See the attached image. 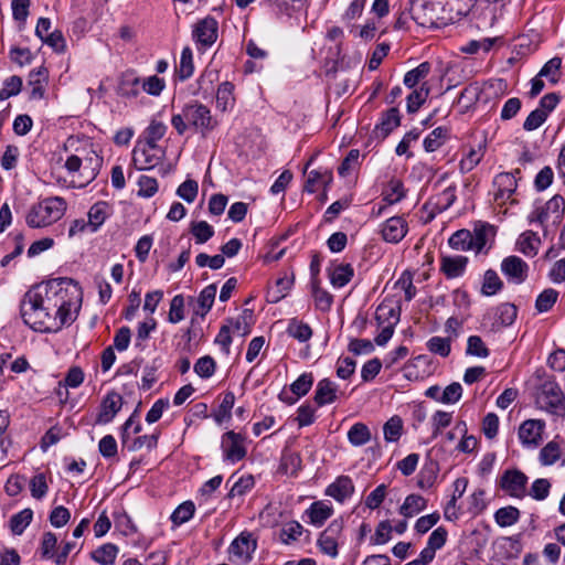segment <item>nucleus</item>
Masks as SVG:
<instances>
[{"mask_svg":"<svg viewBox=\"0 0 565 565\" xmlns=\"http://www.w3.org/2000/svg\"><path fill=\"white\" fill-rule=\"evenodd\" d=\"M79 292L72 279L52 282L45 294L28 291L20 305L23 322L38 332H57L71 324L79 308Z\"/></svg>","mask_w":565,"mask_h":565,"instance_id":"1","label":"nucleus"},{"mask_svg":"<svg viewBox=\"0 0 565 565\" xmlns=\"http://www.w3.org/2000/svg\"><path fill=\"white\" fill-rule=\"evenodd\" d=\"M66 210V203L62 198H47L34 204L28 215L26 224L30 227H45L58 221Z\"/></svg>","mask_w":565,"mask_h":565,"instance_id":"2","label":"nucleus"},{"mask_svg":"<svg viewBox=\"0 0 565 565\" xmlns=\"http://www.w3.org/2000/svg\"><path fill=\"white\" fill-rule=\"evenodd\" d=\"M565 214V199L555 194L543 205L536 206L529 215L531 223L537 222L546 228L548 225L557 226Z\"/></svg>","mask_w":565,"mask_h":565,"instance_id":"3","label":"nucleus"},{"mask_svg":"<svg viewBox=\"0 0 565 565\" xmlns=\"http://www.w3.org/2000/svg\"><path fill=\"white\" fill-rule=\"evenodd\" d=\"M536 404L551 414H565V395L555 381L546 380L540 385L536 393Z\"/></svg>","mask_w":565,"mask_h":565,"instance_id":"4","label":"nucleus"},{"mask_svg":"<svg viewBox=\"0 0 565 565\" xmlns=\"http://www.w3.org/2000/svg\"><path fill=\"white\" fill-rule=\"evenodd\" d=\"M409 13L417 25L438 29L447 24L444 18L438 17L436 4L430 0H409Z\"/></svg>","mask_w":565,"mask_h":565,"instance_id":"5","label":"nucleus"},{"mask_svg":"<svg viewBox=\"0 0 565 565\" xmlns=\"http://www.w3.org/2000/svg\"><path fill=\"white\" fill-rule=\"evenodd\" d=\"M164 151L157 143L139 142L132 151V161L138 170H150L162 160Z\"/></svg>","mask_w":565,"mask_h":565,"instance_id":"6","label":"nucleus"},{"mask_svg":"<svg viewBox=\"0 0 565 565\" xmlns=\"http://www.w3.org/2000/svg\"><path fill=\"white\" fill-rule=\"evenodd\" d=\"M184 116L189 126L202 134L214 129L216 126V120L213 119L210 109L200 103L186 105Z\"/></svg>","mask_w":565,"mask_h":565,"instance_id":"7","label":"nucleus"},{"mask_svg":"<svg viewBox=\"0 0 565 565\" xmlns=\"http://www.w3.org/2000/svg\"><path fill=\"white\" fill-rule=\"evenodd\" d=\"M343 526V519H334L319 535L318 546L320 551L331 558H335L339 554V540L342 536Z\"/></svg>","mask_w":565,"mask_h":565,"instance_id":"8","label":"nucleus"},{"mask_svg":"<svg viewBox=\"0 0 565 565\" xmlns=\"http://www.w3.org/2000/svg\"><path fill=\"white\" fill-rule=\"evenodd\" d=\"M375 319L382 329L374 341L377 345H385L394 333L395 324L399 320V313L394 308L381 305L376 309Z\"/></svg>","mask_w":565,"mask_h":565,"instance_id":"9","label":"nucleus"},{"mask_svg":"<svg viewBox=\"0 0 565 565\" xmlns=\"http://www.w3.org/2000/svg\"><path fill=\"white\" fill-rule=\"evenodd\" d=\"M527 476L519 469H508L500 479V488L510 497L523 499L526 495Z\"/></svg>","mask_w":565,"mask_h":565,"instance_id":"10","label":"nucleus"},{"mask_svg":"<svg viewBox=\"0 0 565 565\" xmlns=\"http://www.w3.org/2000/svg\"><path fill=\"white\" fill-rule=\"evenodd\" d=\"M193 40L199 49L211 47L218 36V23L212 17H205L199 20L192 31Z\"/></svg>","mask_w":565,"mask_h":565,"instance_id":"11","label":"nucleus"},{"mask_svg":"<svg viewBox=\"0 0 565 565\" xmlns=\"http://www.w3.org/2000/svg\"><path fill=\"white\" fill-rule=\"evenodd\" d=\"M257 542L250 533H241L230 545L228 553L233 562L245 565L252 559Z\"/></svg>","mask_w":565,"mask_h":565,"instance_id":"12","label":"nucleus"},{"mask_svg":"<svg viewBox=\"0 0 565 565\" xmlns=\"http://www.w3.org/2000/svg\"><path fill=\"white\" fill-rule=\"evenodd\" d=\"M500 269L509 282L521 285L527 279L530 267L521 257L510 255L502 259Z\"/></svg>","mask_w":565,"mask_h":565,"instance_id":"13","label":"nucleus"},{"mask_svg":"<svg viewBox=\"0 0 565 565\" xmlns=\"http://www.w3.org/2000/svg\"><path fill=\"white\" fill-rule=\"evenodd\" d=\"M221 448L224 460L233 463L242 460L246 456L243 435L233 430H230L222 436Z\"/></svg>","mask_w":565,"mask_h":565,"instance_id":"14","label":"nucleus"},{"mask_svg":"<svg viewBox=\"0 0 565 565\" xmlns=\"http://www.w3.org/2000/svg\"><path fill=\"white\" fill-rule=\"evenodd\" d=\"M516 174H520V169H515L513 172L499 173L494 178L493 184L497 188L494 200L497 202L505 203L511 199L518 188Z\"/></svg>","mask_w":565,"mask_h":565,"instance_id":"15","label":"nucleus"},{"mask_svg":"<svg viewBox=\"0 0 565 565\" xmlns=\"http://www.w3.org/2000/svg\"><path fill=\"white\" fill-rule=\"evenodd\" d=\"M82 159H83V166H82V172L81 178L82 181L79 182L81 188L87 185L90 183L98 174L102 164H103V158L97 154V152L89 148L82 150Z\"/></svg>","mask_w":565,"mask_h":565,"instance_id":"16","label":"nucleus"},{"mask_svg":"<svg viewBox=\"0 0 565 565\" xmlns=\"http://www.w3.org/2000/svg\"><path fill=\"white\" fill-rule=\"evenodd\" d=\"M408 232L407 222L402 216H393L382 225V237L387 243L401 242Z\"/></svg>","mask_w":565,"mask_h":565,"instance_id":"17","label":"nucleus"},{"mask_svg":"<svg viewBox=\"0 0 565 565\" xmlns=\"http://www.w3.org/2000/svg\"><path fill=\"white\" fill-rule=\"evenodd\" d=\"M544 422L527 419L519 428V438L524 446L536 447L542 440Z\"/></svg>","mask_w":565,"mask_h":565,"instance_id":"18","label":"nucleus"},{"mask_svg":"<svg viewBox=\"0 0 565 565\" xmlns=\"http://www.w3.org/2000/svg\"><path fill=\"white\" fill-rule=\"evenodd\" d=\"M122 397L116 392L108 393L100 405V412L97 416L96 424L110 423L117 413L121 409Z\"/></svg>","mask_w":565,"mask_h":565,"instance_id":"19","label":"nucleus"},{"mask_svg":"<svg viewBox=\"0 0 565 565\" xmlns=\"http://www.w3.org/2000/svg\"><path fill=\"white\" fill-rule=\"evenodd\" d=\"M495 234V226L482 221L476 222L471 232L473 250L480 253L488 242L494 239Z\"/></svg>","mask_w":565,"mask_h":565,"instance_id":"20","label":"nucleus"},{"mask_svg":"<svg viewBox=\"0 0 565 565\" xmlns=\"http://www.w3.org/2000/svg\"><path fill=\"white\" fill-rule=\"evenodd\" d=\"M456 185H449L441 193L425 203L424 207L431 206L430 218L448 210L456 201Z\"/></svg>","mask_w":565,"mask_h":565,"instance_id":"21","label":"nucleus"},{"mask_svg":"<svg viewBox=\"0 0 565 565\" xmlns=\"http://www.w3.org/2000/svg\"><path fill=\"white\" fill-rule=\"evenodd\" d=\"M338 385L329 379H323L318 382L315 392V402L318 406L332 404L338 398Z\"/></svg>","mask_w":565,"mask_h":565,"instance_id":"22","label":"nucleus"},{"mask_svg":"<svg viewBox=\"0 0 565 565\" xmlns=\"http://www.w3.org/2000/svg\"><path fill=\"white\" fill-rule=\"evenodd\" d=\"M353 491L354 486L351 478L348 476H340L327 488L326 494L332 497L339 502H343L347 498L351 497Z\"/></svg>","mask_w":565,"mask_h":565,"instance_id":"23","label":"nucleus"},{"mask_svg":"<svg viewBox=\"0 0 565 565\" xmlns=\"http://www.w3.org/2000/svg\"><path fill=\"white\" fill-rule=\"evenodd\" d=\"M468 258L466 256H443L440 270L447 278L460 277L467 267Z\"/></svg>","mask_w":565,"mask_h":565,"instance_id":"24","label":"nucleus"},{"mask_svg":"<svg viewBox=\"0 0 565 565\" xmlns=\"http://www.w3.org/2000/svg\"><path fill=\"white\" fill-rule=\"evenodd\" d=\"M401 124L399 111L393 107L383 113L380 122L375 126V131L379 137H387Z\"/></svg>","mask_w":565,"mask_h":565,"instance_id":"25","label":"nucleus"},{"mask_svg":"<svg viewBox=\"0 0 565 565\" xmlns=\"http://www.w3.org/2000/svg\"><path fill=\"white\" fill-rule=\"evenodd\" d=\"M49 72L45 67L33 70L29 74L28 84L31 86V98L41 99L44 96Z\"/></svg>","mask_w":565,"mask_h":565,"instance_id":"26","label":"nucleus"},{"mask_svg":"<svg viewBox=\"0 0 565 565\" xmlns=\"http://www.w3.org/2000/svg\"><path fill=\"white\" fill-rule=\"evenodd\" d=\"M427 508V500L420 494H409L399 507V514L411 519Z\"/></svg>","mask_w":565,"mask_h":565,"instance_id":"27","label":"nucleus"},{"mask_svg":"<svg viewBox=\"0 0 565 565\" xmlns=\"http://www.w3.org/2000/svg\"><path fill=\"white\" fill-rule=\"evenodd\" d=\"M518 309L514 305L505 302L495 308L492 329L511 326L516 318Z\"/></svg>","mask_w":565,"mask_h":565,"instance_id":"28","label":"nucleus"},{"mask_svg":"<svg viewBox=\"0 0 565 565\" xmlns=\"http://www.w3.org/2000/svg\"><path fill=\"white\" fill-rule=\"evenodd\" d=\"M294 281V273H285L282 277H279L276 280L275 286L268 291V300L273 303L281 300L291 289Z\"/></svg>","mask_w":565,"mask_h":565,"instance_id":"29","label":"nucleus"},{"mask_svg":"<svg viewBox=\"0 0 565 565\" xmlns=\"http://www.w3.org/2000/svg\"><path fill=\"white\" fill-rule=\"evenodd\" d=\"M306 513L310 519V523L320 527L332 515L333 509L323 501H316L308 508Z\"/></svg>","mask_w":565,"mask_h":565,"instance_id":"30","label":"nucleus"},{"mask_svg":"<svg viewBox=\"0 0 565 565\" xmlns=\"http://www.w3.org/2000/svg\"><path fill=\"white\" fill-rule=\"evenodd\" d=\"M109 215V205L107 202L98 201L93 204L88 211V227L96 232Z\"/></svg>","mask_w":565,"mask_h":565,"instance_id":"31","label":"nucleus"},{"mask_svg":"<svg viewBox=\"0 0 565 565\" xmlns=\"http://www.w3.org/2000/svg\"><path fill=\"white\" fill-rule=\"evenodd\" d=\"M448 532L445 527L439 526L431 532L428 537L427 546L422 551L424 557L434 559L436 551L440 550L447 542Z\"/></svg>","mask_w":565,"mask_h":565,"instance_id":"32","label":"nucleus"},{"mask_svg":"<svg viewBox=\"0 0 565 565\" xmlns=\"http://www.w3.org/2000/svg\"><path fill=\"white\" fill-rule=\"evenodd\" d=\"M354 269L350 264H340L329 270L330 282L334 288H342L352 279Z\"/></svg>","mask_w":565,"mask_h":565,"instance_id":"33","label":"nucleus"},{"mask_svg":"<svg viewBox=\"0 0 565 565\" xmlns=\"http://www.w3.org/2000/svg\"><path fill=\"white\" fill-rule=\"evenodd\" d=\"M504 287L502 279L494 269H488L483 274L481 295L491 297L500 292Z\"/></svg>","mask_w":565,"mask_h":565,"instance_id":"34","label":"nucleus"},{"mask_svg":"<svg viewBox=\"0 0 565 565\" xmlns=\"http://www.w3.org/2000/svg\"><path fill=\"white\" fill-rule=\"evenodd\" d=\"M234 104V85L230 82L222 83L216 93V107L221 111H227L233 108Z\"/></svg>","mask_w":565,"mask_h":565,"instance_id":"35","label":"nucleus"},{"mask_svg":"<svg viewBox=\"0 0 565 565\" xmlns=\"http://www.w3.org/2000/svg\"><path fill=\"white\" fill-rule=\"evenodd\" d=\"M541 241L536 233L526 231L518 239V249L525 256L533 257L537 254Z\"/></svg>","mask_w":565,"mask_h":565,"instance_id":"36","label":"nucleus"},{"mask_svg":"<svg viewBox=\"0 0 565 565\" xmlns=\"http://www.w3.org/2000/svg\"><path fill=\"white\" fill-rule=\"evenodd\" d=\"M132 85H141L142 89L152 96H159L166 87L164 79L158 77L157 75H152L146 78L136 77L132 79Z\"/></svg>","mask_w":565,"mask_h":565,"instance_id":"37","label":"nucleus"},{"mask_svg":"<svg viewBox=\"0 0 565 565\" xmlns=\"http://www.w3.org/2000/svg\"><path fill=\"white\" fill-rule=\"evenodd\" d=\"M447 139L448 129L445 127H437L424 139V149L427 152H434L438 150Z\"/></svg>","mask_w":565,"mask_h":565,"instance_id":"38","label":"nucleus"},{"mask_svg":"<svg viewBox=\"0 0 565 565\" xmlns=\"http://www.w3.org/2000/svg\"><path fill=\"white\" fill-rule=\"evenodd\" d=\"M431 65L429 62H423L417 67L408 71L404 76V84L408 88H414L430 73Z\"/></svg>","mask_w":565,"mask_h":565,"instance_id":"39","label":"nucleus"},{"mask_svg":"<svg viewBox=\"0 0 565 565\" xmlns=\"http://www.w3.org/2000/svg\"><path fill=\"white\" fill-rule=\"evenodd\" d=\"M216 296V285L211 284L206 286L198 297L199 309L195 311L196 315L204 317L213 306Z\"/></svg>","mask_w":565,"mask_h":565,"instance_id":"40","label":"nucleus"},{"mask_svg":"<svg viewBox=\"0 0 565 565\" xmlns=\"http://www.w3.org/2000/svg\"><path fill=\"white\" fill-rule=\"evenodd\" d=\"M349 441L356 447L363 446L371 440V431L363 423H355L348 431Z\"/></svg>","mask_w":565,"mask_h":565,"instance_id":"41","label":"nucleus"},{"mask_svg":"<svg viewBox=\"0 0 565 565\" xmlns=\"http://www.w3.org/2000/svg\"><path fill=\"white\" fill-rule=\"evenodd\" d=\"M520 519V511L518 508L508 505L500 508L494 513V520L501 527H507L515 524Z\"/></svg>","mask_w":565,"mask_h":565,"instance_id":"42","label":"nucleus"},{"mask_svg":"<svg viewBox=\"0 0 565 565\" xmlns=\"http://www.w3.org/2000/svg\"><path fill=\"white\" fill-rule=\"evenodd\" d=\"M118 554V547L107 543L92 553V558L102 565H113Z\"/></svg>","mask_w":565,"mask_h":565,"instance_id":"43","label":"nucleus"},{"mask_svg":"<svg viewBox=\"0 0 565 565\" xmlns=\"http://www.w3.org/2000/svg\"><path fill=\"white\" fill-rule=\"evenodd\" d=\"M451 248L457 250H473L471 232L469 230H459L455 232L448 239Z\"/></svg>","mask_w":565,"mask_h":565,"instance_id":"44","label":"nucleus"},{"mask_svg":"<svg viewBox=\"0 0 565 565\" xmlns=\"http://www.w3.org/2000/svg\"><path fill=\"white\" fill-rule=\"evenodd\" d=\"M319 284L320 281H311L312 297L315 299L316 307L319 310L328 311L332 306L333 296L329 291L322 289Z\"/></svg>","mask_w":565,"mask_h":565,"instance_id":"45","label":"nucleus"},{"mask_svg":"<svg viewBox=\"0 0 565 565\" xmlns=\"http://www.w3.org/2000/svg\"><path fill=\"white\" fill-rule=\"evenodd\" d=\"M430 88L427 83H422L418 89L413 90L407 97V111L416 113L428 97Z\"/></svg>","mask_w":565,"mask_h":565,"instance_id":"46","label":"nucleus"},{"mask_svg":"<svg viewBox=\"0 0 565 565\" xmlns=\"http://www.w3.org/2000/svg\"><path fill=\"white\" fill-rule=\"evenodd\" d=\"M332 181V172L330 170H312L308 174L307 182L305 184V191L315 193L317 191V184L319 182L329 184Z\"/></svg>","mask_w":565,"mask_h":565,"instance_id":"47","label":"nucleus"},{"mask_svg":"<svg viewBox=\"0 0 565 565\" xmlns=\"http://www.w3.org/2000/svg\"><path fill=\"white\" fill-rule=\"evenodd\" d=\"M190 231L196 244H204L214 235L213 227L206 221L192 222Z\"/></svg>","mask_w":565,"mask_h":565,"instance_id":"48","label":"nucleus"},{"mask_svg":"<svg viewBox=\"0 0 565 565\" xmlns=\"http://www.w3.org/2000/svg\"><path fill=\"white\" fill-rule=\"evenodd\" d=\"M301 469V458L296 452H285L280 460L279 470L284 473L296 476Z\"/></svg>","mask_w":565,"mask_h":565,"instance_id":"49","label":"nucleus"},{"mask_svg":"<svg viewBox=\"0 0 565 565\" xmlns=\"http://www.w3.org/2000/svg\"><path fill=\"white\" fill-rule=\"evenodd\" d=\"M194 72L193 54L190 47H184L181 52L178 75L181 81H185L192 76Z\"/></svg>","mask_w":565,"mask_h":565,"instance_id":"50","label":"nucleus"},{"mask_svg":"<svg viewBox=\"0 0 565 565\" xmlns=\"http://www.w3.org/2000/svg\"><path fill=\"white\" fill-rule=\"evenodd\" d=\"M32 518L33 512L31 509H24L14 514L10 520L11 531L17 535L22 534L25 527L31 523Z\"/></svg>","mask_w":565,"mask_h":565,"instance_id":"51","label":"nucleus"},{"mask_svg":"<svg viewBox=\"0 0 565 565\" xmlns=\"http://www.w3.org/2000/svg\"><path fill=\"white\" fill-rule=\"evenodd\" d=\"M235 403V395L232 392L225 393L222 403L213 414L214 420L222 424L224 420L231 418V412Z\"/></svg>","mask_w":565,"mask_h":565,"instance_id":"52","label":"nucleus"},{"mask_svg":"<svg viewBox=\"0 0 565 565\" xmlns=\"http://www.w3.org/2000/svg\"><path fill=\"white\" fill-rule=\"evenodd\" d=\"M403 423L398 416L391 417L383 427L384 439L388 443L397 441L402 435Z\"/></svg>","mask_w":565,"mask_h":565,"instance_id":"53","label":"nucleus"},{"mask_svg":"<svg viewBox=\"0 0 565 565\" xmlns=\"http://www.w3.org/2000/svg\"><path fill=\"white\" fill-rule=\"evenodd\" d=\"M195 507L192 501L181 503L171 514V521L175 525L188 522L194 514Z\"/></svg>","mask_w":565,"mask_h":565,"instance_id":"54","label":"nucleus"},{"mask_svg":"<svg viewBox=\"0 0 565 565\" xmlns=\"http://www.w3.org/2000/svg\"><path fill=\"white\" fill-rule=\"evenodd\" d=\"M558 292L555 289L547 288L543 290L536 298L535 308L539 312H546L555 305Z\"/></svg>","mask_w":565,"mask_h":565,"instance_id":"55","label":"nucleus"},{"mask_svg":"<svg viewBox=\"0 0 565 565\" xmlns=\"http://www.w3.org/2000/svg\"><path fill=\"white\" fill-rule=\"evenodd\" d=\"M395 288L403 290L405 300L411 301L416 295V287L413 284V274L408 270H404L396 280Z\"/></svg>","mask_w":565,"mask_h":565,"instance_id":"56","label":"nucleus"},{"mask_svg":"<svg viewBox=\"0 0 565 565\" xmlns=\"http://www.w3.org/2000/svg\"><path fill=\"white\" fill-rule=\"evenodd\" d=\"M22 88V78L18 75H12L3 82V87L0 89V100H6L12 96L18 95Z\"/></svg>","mask_w":565,"mask_h":565,"instance_id":"57","label":"nucleus"},{"mask_svg":"<svg viewBox=\"0 0 565 565\" xmlns=\"http://www.w3.org/2000/svg\"><path fill=\"white\" fill-rule=\"evenodd\" d=\"M32 498L42 500L49 491V484L44 473H38L29 482Z\"/></svg>","mask_w":565,"mask_h":565,"instance_id":"58","label":"nucleus"},{"mask_svg":"<svg viewBox=\"0 0 565 565\" xmlns=\"http://www.w3.org/2000/svg\"><path fill=\"white\" fill-rule=\"evenodd\" d=\"M288 334L300 342L308 341L312 335L311 328L301 321L292 320L288 326Z\"/></svg>","mask_w":565,"mask_h":565,"instance_id":"59","label":"nucleus"},{"mask_svg":"<svg viewBox=\"0 0 565 565\" xmlns=\"http://www.w3.org/2000/svg\"><path fill=\"white\" fill-rule=\"evenodd\" d=\"M561 457V449L557 443H547L540 452V461L543 466L555 463Z\"/></svg>","mask_w":565,"mask_h":565,"instance_id":"60","label":"nucleus"},{"mask_svg":"<svg viewBox=\"0 0 565 565\" xmlns=\"http://www.w3.org/2000/svg\"><path fill=\"white\" fill-rule=\"evenodd\" d=\"M551 487L552 484L547 479H536L530 488L529 495L536 501H543L548 497Z\"/></svg>","mask_w":565,"mask_h":565,"instance_id":"61","label":"nucleus"},{"mask_svg":"<svg viewBox=\"0 0 565 565\" xmlns=\"http://www.w3.org/2000/svg\"><path fill=\"white\" fill-rule=\"evenodd\" d=\"M313 384V376L311 373H302L295 382L290 385V391L297 396V398L305 396Z\"/></svg>","mask_w":565,"mask_h":565,"instance_id":"62","label":"nucleus"},{"mask_svg":"<svg viewBox=\"0 0 565 565\" xmlns=\"http://www.w3.org/2000/svg\"><path fill=\"white\" fill-rule=\"evenodd\" d=\"M184 319V298L182 295H177L170 302L168 313V321L170 323H179Z\"/></svg>","mask_w":565,"mask_h":565,"instance_id":"63","label":"nucleus"},{"mask_svg":"<svg viewBox=\"0 0 565 565\" xmlns=\"http://www.w3.org/2000/svg\"><path fill=\"white\" fill-rule=\"evenodd\" d=\"M427 349L431 353L446 358L450 353V340L443 337H433L427 341Z\"/></svg>","mask_w":565,"mask_h":565,"instance_id":"64","label":"nucleus"}]
</instances>
